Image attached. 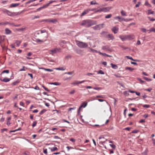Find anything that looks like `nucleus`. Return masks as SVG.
<instances>
[{"label": "nucleus", "instance_id": "nucleus-1", "mask_svg": "<svg viewBox=\"0 0 155 155\" xmlns=\"http://www.w3.org/2000/svg\"><path fill=\"white\" fill-rule=\"evenodd\" d=\"M97 22L96 21L90 20H86L83 21L81 23V25H84L86 27H89L92 25L96 24Z\"/></svg>", "mask_w": 155, "mask_h": 155}, {"label": "nucleus", "instance_id": "nucleus-2", "mask_svg": "<svg viewBox=\"0 0 155 155\" xmlns=\"http://www.w3.org/2000/svg\"><path fill=\"white\" fill-rule=\"evenodd\" d=\"M76 42L77 45L80 48H85L88 46L87 44L86 43L78 41H77Z\"/></svg>", "mask_w": 155, "mask_h": 155}, {"label": "nucleus", "instance_id": "nucleus-3", "mask_svg": "<svg viewBox=\"0 0 155 155\" xmlns=\"http://www.w3.org/2000/svg\"><path fill=\"white\" fill-rule=\"evenodd\" d=\"M104 24H99L93 27V28L95 30H100L101 29L104 28Z\"/></svg>", "mask_w": 155, "mask_h": 155}, {"label": "nucleus", "instance_id": "nucleus-4", "mask_svg": "<svg viewBox=\"0 0 155 155\" xmlns=\"http://www.w3.org/2000/svg\"><path fill=\"white\" fill-rule=\"evenodd\" d=\"M112 8V7H106V8H102L103 12H106L107 11H109Z\"/></svg>", "mask_w": 155, "mask_h": 155}, {"label": "nucleus", "instance_id": "nucleus-5", "mask_svg": "<svg viewBox=\"0 0 155 155\" xmlns=\"http://www.w3.org/2000/svg\"><path fill=\"white\" fill-rule=\"evenodd\" d=\"M102 49L104 50L105 51H110V48L107 46H102Z\"/></svg>", "mask_w": 155, "mask_h": 155}, {"label": "nucleus", "instance_id": "nucleus-6", "mask_svg": "<svg viewBox=\"0 0 155 155\" xmlns=\"http://www.w3.org/2000/svg\"><path fill=\"white\" fill-rule=\"evenodd\" d=\"M115 19H117L120 22H121L122 21H123L124 18L121 17L120 16H118L117 17H116L114 18Z\"/></svg>", "mask_w": 155, "mask_h": 155}, {"label": "nucleus", "instance_id": "nucleus-7", "mask_svg": "<svg viewBox=\"0 0 155 155\" xmlns=\"http://www.w3.org/2000/svg\"><path fill=\"white\" fill-rule=\"evenodd\" d=\"M90 11V9H88L84 10L81 14V16H83L85 15L88 13L89 11Z\"/></svg>", "mask_w": 155, "mask_h": 155}, {"label": "nucleus", "instance_id": "nucleus-8", "mask_svg": "<svg viewBox=\"0 0 155 155\" xmlns=\"http://www.w3.org/2000/svg\"><path fill=\"white\" fill-rule=\"evenodd\" d=\"M112 30L115 34H116L118 30V28L114 27L112 29Z\"/></svg>", "mask_w": 155, "mask_h": 155}, {"label": "nucleus", "instance_id": "nucleus-9", "mask_svg": "<svg viewBox=\"0 0 155 155\" xmlns=\"http://www.w3.org/2000/svg\"><path fill=\"white\" fill-rule=\"evenodd\" d=\"M58 50V49L56 48H54V49L51 50L50 51L51 52V53H50V54H55L56 53L57 50Z\"/></svg>", "mask_w": 155, "mask_h": 155}, {"label": "nucleus", "instance_id": "nucleus-10", "mask_svg": "<svg viewBox=\"0 0 155 155\" xmlns=\"http://www.w3.org/2000/svg\"><path fill=\"white\" fill-rule=\"evenodd\" d=\"M0 80L1 81L5 82H7L8 81H9L10 80V79L7 78H5L4 79H2V78H0Z\"/></svg>", "mask_w": 155, "mask_h": 155}, {"label": "nucleus", "instance_id": "nucleus-11", "mask_svg": "<svg viewBox=\"0 0 155 155\" xmlns=\"http://www.w3.org/2000/svg\"><path fill=\"white\" fill-rule=\"evenodd\" d=\"M76 52L78 54H80L81 55H83L82 51L80 49H77L76 50Z\"/></svg>", "mask_w": 155, "mask_h": 155}, {"label": "nucleus", "instance_id": "nucleus-12", "mask_svg": "<svg viewBox=\"0 0 155 155\" xmlns=\"http://www.w3.org/2000/svg\"><path fill=\"white\" fill-rule=\"evenodd\" d=\"M130 36H125L124 37H122V36H120V38L122 40V41H125L127 39V37H130Z\"/></svg>", "mask_w": 155, "mask_h": 155}, {"label": "nucleus", "instance_id": "nucleus-13", "mask_svg": "<svg viewBox=\"0 0 155 155\" xmlns=\"http://www.w3.org/2000/svg\"><path fill=\"white\" fill-rule=\"evenodd\" d=\"M19 5V3H14V4H12L10 5V7H15L18 6Z\"/></svg>", "mask_w": 155, "mask_h": 155}, {"label": "nucleus", "instance_id": "nucleus-14", "mask_svg": "<svg viewBox=\"0 0 155 155\" xmlns=\"http://www.w3.org/2000/svg\"><path fill=\"white\" fill-rule=\"evenodd\" d=\"M84 82V81H75V82H74L72 84L74 85H76V84H81L82 83H83Z\"/></svg>", "mask_w": 155, "mask_h": 155}, {"label": "nucleus", "instance_id": "nucleus-15", "mask_svg": "<svg viewBox=\"0 0 155 155\" xmlns=\"http://www.w3.org/2000/svg\"><path fill=\"white\" fill-rule=\"evenodd\" d=\"M110 65H111L112 68L115 69H117L118 68V67L116 65L113 64L112 63H111L110 64Z\"/></svg>", "mask_w": 155, "mask_h": 155}, {"label": "nucleus", "instance_id": "nucleus-16", "mask_svg": "<svg viewBox=\"0 0 155 155\" xmlns=\"http://www.w3.org/2000/svg\"><path fill=\"white\" fill-rule=\"evenodd\" d=\"M126 70H128L130 71H132L134 70V68H131V67H126L125 68Z\"/></svg>", "mask_w": 155, "mask_h": 155}, {"label": "nucleus", "instance_id": "nucleus-17", "mask_svg": "<svg viewBox=\"0 0 155 155\" xmlns=\"http://www.w3.org/2000/svg\"><path fill=\"white\" fill-rule=\"evenodd\" d=\"M89 49L90 50L89 51H90L91 52L93 53H98V52L97 51V50L91 48H90Z\"/></svg>", "mask_w": 155, "mask_h": 155}, {"label": "nucleus", "instance_id": "nucleus-18", "mask_svg": "<svg viewBox=\"0 0 155 155\" xmlns=\"http://www.w3.org/2000/svg\"><path fill=\"white\" fill-rule=\"evenodd\" d=\"M58 150V149L56 147H54L53 148H51V152L54 151L56 150Z\"/></svg>", "mask_w": 155, "mask_h": 155}, {"label": "nucleus", "instance_id": "nucleus-19", "mask_svg": "<svg viewBox=\"0 0 155 155\" xmlns=\"http://www.w3.org/2000/svg\"><path fill=\"white\" fill-rule=\"evenodd\" d=\"M57 21V20L56 19H49V22L54 23Z\"/></svg>", "mask_w": 155, "mask_h": 155}, {"label": "nucleus", "instance_id": "nucleus-20", "mask_svg": "<svg viewBox=\"0 0 155 155\" xmlns=\"http://www.w3.org/2000/svg\"><path fill=\"white\" fill-rule=\"evenodd\" d=\"M5 33L7 34H8L10 33L11 31L8 28H6L5 29Z\"/></svg>", "mask_w": 155, "mask_h": 155}, {"label": "nucleus", "instance_id": "nucleus-21", "mask_svg": "<svg viewBox=\"0 0 155 155\" xmlns=\"http://www.w3.org/2000/svg\"><path fill=\"white\" fill-rule=\"evenodd\" d=\"M21 41H16L15 42V44H16V45L18 47L19 46L20 44L21 43Z\"/></svg>", "mask_w": 155, "mask_h": 155}, {"label": "nucleus", "instance_id": "nucleus-22", "mask_svg": "<svg viewBox=\"0 0 155 155\" xmlns=\"http://www.w3.org/2000/svg\"><path fill=\"white\" fill-rule=\"evenodd\" d=\"M148 14H153L154 13V12L152 11L151 10H149L147 11Z\"/></svg>", "mask_w": 155, "mask_h": 155}, {"label": "nucleus", "instance_id": "nucleus-23", "mask_svg": "<svg viewBox=\"0 0 155 155\" xmlns=\"http://www.w3.org/2000/svg\"><path fill=\"white\" fill-rule=\"evenodd\" d=\"M14 13H12L11 12H10L9 11H8L7 14L9 16H11L14 14Z\"/></svg>", "mask_w": 155, "mask_h": 155}, {"label": "nucleus", "instance_id": "nucleus-24", "mask_svg": "<svg viewBox=\"0 0 155 155\" xmlns=\"http://www.w3.org/2000/svg\"><path fill=\"white\" fill-rule=\"evenodd\" d=\"M40 69H43L45 70V71H49V72H51V71H53V70H52V69H46V68H40Z\"/></svg>", "mask_w": 155, "mask_h": 155}, {"label": "nucleus", "instance_id": "nucleus-25", "mask_svg": "<svg viewBox=\"0 0 155 155\" xmlns=\"http://www.w3.org/2000/svg\"><path fill=\"white\" fill-rule=\"evenodd\" d=\"M128 36H130V37H127V39L130 40L133 39L134 38V35H129Z\"/></svg>", "mask_w": 155, "mask_h": 155}, {"label": "nucleus", "instance_id": "nucleus-26", "mask_svg": "<svg viewBox=\"0 0 155 155\" xmlns=\"http://www.w3.org/2000/svg\"><path fill=\"white\" fill-rule=\"evenodd\" d=\"M109 38L111 40H113L114 39V37L112 35L109 34L108 35Z\"/></svg>", "mask_w": 155, "mask_h": 155}, {"label": "nucleus", "instance_id": "nucleus-27", "mask_svg": "<svg viewBox=\"0 0 155 155\" xmlns=\"http://www.w3.org/2000/svg\"><path fill=\"white\" fill-rule=\"evenodd\" d=\"M9 73V71L8 70H4L3 71L2 73L1 74H2L3 73H7V74H8Z\"/></svg>", "mask_w": 155, "mask_h": 155}, {"label": "nucleus", "instance_id": "nucleus-28", "mask_svg": "<svg viewBox=\"0 0 155 155\" xmlns=\"http://www.w3.org/2000/svg\"><path fill=\"white\" fill-rule=\"evenodd\" d=\"M87 105V102H84L81 105H83V107H85Z\"/></svg>", "mask_w": 155, "mask_h": 155}, {"label": "nucleus", "instance_id": "nucleus-29", "mask_svg": "<svg viewBox=\"0 0 155 155\" xmlns=\"http://www.w3.org/2000/svg\"><path fill=\"white\" fill-rule=\"evenodd\" d=\"M149 31L150 32L153 31L155 32V28H150Z\"/></svg>", "mask_w": 155, "mask_h": 155}, {"label": "nucleus", "instance_id": "nucleus-30", "mask_svg": "<svg viewBox=\"0 0 155 155\" xmlns=\"http://www.w3.org/2000/svg\"><path fill=\"white\" fill-rule=\"evenodd\" d=\"M97 74H104V72L102 70H100L97 72Z\"/></svg>", "mask_w": 155, "mask_h": 155}, {"label": "nucleus", "instance_id": "nucleus-31", "mask_svg": "<svg viewBox=\"0 0 155 155\" xmlns=\"http://www.w3.org/2000/svg\"><path fill=\"white\" fill-rule=\"evenodd\" d=\"M19 82H20V81L19 80H17L16 81L12 83V84L13 85H16L17 84L19 83Z\"/></svg>", "mask_w": 155, "mask_h": 155}, {"label": "nucleus", "instance_id": "nucleus-32", "mask_svg": "<svg viewBox=\"0 0 155 155\" xmlns=\"http://www.w3.org/2000/svg\"><path fill=\"white\" fill-rule=\"evenodd\" d=\"M126 58H127L129 59H130L134 61H136V60H134L133 58L132 57H130L129 56H126Z\"/></svg>", "mask_w": 155, "mask_h": 155}, {"label": "nucleus", "instance_id": "nucleus-33", "mask_svg": "<svg viewBox=\"0 0 155 155\" xmlns=\"http://www.w3.org/2000/svg\"><path fill=\"white\" fill-rule=\"evenodd\" d=\"M56 69L57 70H61V71H64L65 70V68H56Z\"/></svg>", "mask_w": 155, "mask_h": 155}, {"label": "nucleus", "instance_id": "nucleus-34", "mask_svg": "<svg viewBox=\"0 0 155 155\" xmlns=\"http://www.w3.org/2000/svg\"><path fill=\"white\" fill-rule=\"evenodd\" d=\"M121 15L123 16H126V15L125 12L123 10H122L121 12Z\"/></svg>", "mask_w": 155, "mask_h": 155}, {"label": "nucleus", "instance_id": "nucleus-35", "mask_svg": "<svg viewBox=\"0 0 155 155\" xmlns=\"http://www.w3.org/2000/svg\"><path fill=\"white\" fill-rule=\"evenodd\" d=\"M46 111V110L45 109H43L41 111V112L39 113V114L40 115L44 113Z\"/></svg>", "mask_w": 155, "mask_h": 155}, {"label": "nucleus", "instance_id": "nucleus-36", "mask_svg": "<svg viewBox=\"0 0 155 155\" xmlns=\"http://www.w3.org/2000/svg\"><path fill=\"white\" fill-rule=\"evenodd\" d=\"M49 5V4L48 3L46 5H44L42 7V8H47Z\"/></svg>", "mask_w": 155, "mask_h": 155}, {"label": "nucleus", "instance_id": "nucleus-37", "mask_svg": "<svg viewBox=\"0 0 155 155\" xmlns=\"http://www.w3.org/2000/svg\"><path fill=\"white\" fill-rule=\"evenodd\" d=\"M103 12L102 8L98 10H95V12L97 13V12Z\"/></svg>", "mask_w": 155, "mask_h": 155}, {"label": "nucleus", "instance_id": "nucleus-38", "mask_svg": "<svg viewBox=\"0 0 155 155\" xmlns=\"http://www.w3.org/2000/svg\"><path fill=\"white\" fill-rule=\"evenodd\" d=\"M147 18L150 21H153L155 20V18H151L150 17H148Z\"/></svg>", "mask_w": 155, "mask_h": 155}, {"label": "nucleus", "instance_id": "nucleus-39", "mask_svg": "<svg viewBox=\"0 0 155 155\" xmlns=\"http://www.w3.org/2000/svg\"><path fill=\"white\" fill-rule=\"evenodd\" d=\"M112 16L111 14H109L106 15L105 17L106 18H110Z\"/></svg>", "mask_w": 155, "mask_h": 155}, {"label": "nucleus", "instance_id": "nucleus-40", "mask_svg": "<svg viewBox=\"0 0 155 155\" xmlns=\"http://www.w3.org/2000/svg\"><path fill=\"white\" fill-rule=\"evenodd\" d=\"M25 66H23L22 68L21 69H20L19 70V71H25Z\"/></svg>", "mask_w": 155, "mask_h": 155}, {"label": "nucleus", "instance_id": "nucleus-41", "mask_svg": "<svg viewBox=\"0 0 155 155\" xmlns=\"http://www.w3.org/2000/svg\"><path fill=\"white\" fill-rule=\"evenodd\" d=\"M50 84H53L55 85H58L59 84L58 82L51 83Z\"/></svg>", "mask_w": 155, "mask_h": 155}, {"label": "nucleus", "instance_id": "nucleus-42", "mask_svg": "<svg viewBox=\"0 0 155 155\" xmlns=\"http://www.w3.org/2000/svg\"><path fill=\"white\" fill-rule=\"evenodd\" d=\"M98 53H99L100 54L102 55L103 56H106L107 55V54L105 53H102L100 51H98Z\"/></svg>", "mask_w": 155, "mask_h": 155}, {"label": "nucleus", "instance_id": "nucleus-43", "mask_svg": "<svg viewBox=\"0 0 155 155\" xmlns=\"http://www.w3.org/2000/svg\"><path fill=\"white\" fill-rule=\"evenodd\" d=\"M114 75L116 77H117V78H120V77H121V76H120V74H114Z\"/></svg>", "mask_w": 155, "mask_h": 155}, {"label": "nucleus", "instance_id": "nucleus-44", "mask_svg": "<svg viewBox=\"0 0 155 155\" xmlns=\"http://www.w3.org/2000/svg\"><path fill=\"white\" fill-rule=\"evenodd\" d=\"M141 31H142L144 32H146L147 31H148L149 30H147L145 28H142L141 29Z\"/></svg>", "mask_w": 155, "mask_h": 155}, {"label": "nucleus", "instance_id": "nucleus-45", "mask_svg": "<svg viewBox=\"0 0 155 155\" xmlns=\"http://www.w3.org/2000/svg\"><path fill=\"white\" fill-rule=\"evenodd\" d=\"M36 124H37L36 122V121L34 122H33V124L32 125V127H35L36 126Z\"/></svg>", "mask_w": 155, "mask_h": 155}, {"label": "nucleus", "instance_id": "nucleus-46", "mask_svg": "<svg viewBox=\"0 0 155 155\" xmlns=\"http://www.w3.org/2000/svg\"><path fill=\"white\" fill-rule=\"evenodd\" d=\"M1 24L2 25H5L8 24L9 23L8 22H2Z\"/></svg>", "mask_w": 155, "mask_h": 155}, {"label": "nucleus", "instance_id": "nucleus-47", "mask_svg": "<svg viewBox=\"0 0 155 155\" xmlns=\"http://www.w3.org/2000/svg\"><path fill=\"white\" fill-rule=\"evenodd\" d=\"M97 100L100 102H103V101H105L106 102V103H107V102L106 101L104 100H103V99H97Z\"/></svg>", "mask_w": 155, "mask_h": 155}, {"label": "nucleus", "instance_id": "nucleus-48", "mask_svg": "<svg viewBox=\"0 0 155 155\" xmlns=\"http://www.w3.org/2000/svg\"><path fill=\"white\" fill-rule=\"evenodd\" d=\"M141 4V2H138V4H136L135 7L136 8L138 7L139 6V5Z\"/></svg>", "mask_w": 155, "mask_h": 155}, {"label": "nucleus", "instance_id": "nucleus-49", "mask_svg": "<svg viewBox=\"0 0 155 155\" xmlns=\"http://www.w3.org/2000/svg\"><path fill=\"white\" fill-rule=\"evenodd\" d=\"M43 152L45 154H47L48 153H47V149H44L43 150Z\"/></svg>", "mask_w": 155, "mask_h": 155}, {"label": "nucleus", "instance_id": "nucleus-50", "mask_svg": "<svg viewBox=\"0 0 155 155\" xmlns=\"http://www.w3.org/2000/svg\"><path fill=\"white\" fill-rule=\"evenodd\" d=\"M73 72H66L65 73V74H68L71 75V74H73Z\"/></svg>", "mask_w": 155, "mask_h": 155}, {"label": "nucleus", "instance_id": "nucleus-51", "mask_svg": "<svg viewBox=\"0 0 155 155\" xmlns=\"http://www.w3.org/2000/svg\"><path fill=\"white\" fill-rule=\"evenodd\" d=\"M66 148H67L68 151H69L70 150V149H73V147H68V146H67L66 147Z\"/></svg>", "mask_w": 155, "mask_h": 155}, {"label": "nucleus", "instance_id": "nucleus-52", "mask_svg": "<svg viewBox=\"0 0 155 155\" xmlns=\"http://www.w3.org/2000/svg\"><path fill=\"white\" fill-rule=\"evenodd\" d=\"M83 105H81L80 107H79L78 110V113H79L80 112V110L82 107H83Z\"/></svg>", "mask_w": 155, "mask_h": 155}, {"label": "nucleus", "instance_id": "nucleus-53", "mask_svg": "<svg viewBox=\"0 0 155 155\" xmlns=\"http://www.w3.org/2000/svg\"><path fill=\"white\" fill-rule=\"evenodd\" d=\"M42 87H43V88L46 91H50L46 87H45V86H43Z\"/></svg>", "mask_w": 155, "mask_h": 155}, {"label": "nucleus", "instance_id": "nucleus-54", "mask_svg": "<svg viewBox=\"0 0 155 155\" xmlns=\"http://www.w3.org/2000/svg\"><path fill=\"white\" fill-rule=\"evenodd\" d=\"M143 107H144L148 108L150 107V105H148L145 104L143 105Z\"/></svg>", "mask_w": 155, "mask_h": 155}, {"label": "nucleus", "instance_id": "nucleus-55", "mask_svg": "<svg viewBox=\"0 0 155 155\" xmlns=\"http://www.w3.org/2000/svg\"><path fill=\"white\" fill-rule=\"evenodd\" d=\"M91 5H95V4H98L96 2H94V1H92L91 2Z\"/></svg>", "mask_w": 155, "mask_h": 155}, {"label": "nucleus", "instance_id": "nucleus-56", "mask_svg": "<svg viewBox=\"0 0 155 155\" xmlns=\"http://www.w3.org/2000/svg\"><path fill=\"white\" fill-rule=\"evenodd\" d=\"M75 90H73V91H70V92H69V93L70 94H74V93H75Z\"/></svg>", "mask_w": 155, "mask_h": 155}, {"label": "nucleus", "instance_id": "nucleus-57", "mask_svg": "<svg viewBox=\"0 0 155 155\" xmlns=\"http://www.w3.org/2000/svg\"><path fill=\"white\" fill-rule=\"evenodd\" d=\"M32 88H34V89L36 90H39V87H38L37 86H36L34 88L33 87H32Z\"/></svg>", "mask_w": 155, "mask_h": 155}, {"label": "nucleus", "instance_id": "nucleus-58", "mask_svg": "<svg viewBox=\"0 0 155 155\" xmlns=\"http://www.w3.org/2000/svg\"><path fill=\"white\" fill-rule=\"evenodd\" d=\"M110 146L113 148H115V146L114 144H110Z\"/></svg>", "mask_w": 155, "mask_h": 155}, {"label": "nucleus", "instance_id": "nucleus-59", "mask_svg": "<svg viewBox=\"0 0 155 155\" xmlns=\"http://www.w3.org/2000/svg\"><path fill=\"white\" fill-rule=\"evenodd\" d=\"M70 141H71L72 142H74L75 141V140L74 139L72 138H71L70 139Z\"/></svg>", "mask_w": 155, "mask_h": 155}, {"label": "nucleus", "instance_id": "nucleus-60", "mask_svg": "<svg viewBox=\"0 0 155 155\" xmlns=\"http://www.w3.org/2000/svg\"><path fill=\"white\" fill-rule=\"evenodd\" d=\"M145 5H148L149 6H150V5L149 4L148 2L147 1H146L145 2Z\"/></svg>", "mask_w": 155, "mask_h": 155}, {"label": "nucleus", "instance_id": "nucleus-61", "mask_svg": "<svg viewBox=\"0 0 155 155\" xmlns=\"http://www.w3.org/2000/svg\"><path fill=\"white\" fill-rule=\"evenodd\" d=\"M40 18V17L39 16H34V18H33V19H34L35 18Z\"/></svg>", "mask_w": 155, "mask_h": 155}, {"label": "nucleus", "instance_id": "nucleus-62", "mask_svg": "<svg viewBox=\"0 0 155 155\" xmlns=\"http://www.w3.org/2000/svg\"><path fill=\"white\" fill-rule=\"evenodd\" d=\"M138 130H134L132 131V133H136L138 132Z\"/></svg>", "mask_w": 155, "mask_h": 155}, {"label": "nucleus", "instance_id": "nucleus-63", "mask_svg": "<svg viewBox=\"0 0 155 155\" xmlns=\"http://www.w3.org/2000/svg\"><path fill=\"white\" fill-rule=\"evenodd\" d=\"M28 75L30 76L31 79L33 78V75L31 74L28 73Z\"/></svg>", "mask_w": 155, "mask_h": 155}, {"label": "nucleus", "instance_id": "nucleus-64", "mask_svg": "<svg viewBox=\"0 0 155 155\" xmlns=\"http://www.w3.org/2000/svg\"><path fill=\"white\" fill-rule=\"evenodd\" d=\"M102 64L103 65H104L105 66L107 65V63L106 62L104 61L102 62Z\"/></svg>", "mask_w": 155, "mask_h": 155}]
</instances>
